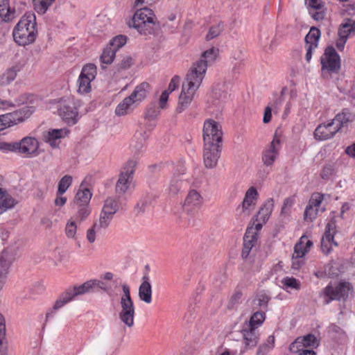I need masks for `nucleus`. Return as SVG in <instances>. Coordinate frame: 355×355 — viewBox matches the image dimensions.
<instances>
[{
  "instance_id": "nucleus-1",
  "label": "nucleus",
  "mask_w": 355,
  "mask_h": 355,
  "mask_svg": "<svg viewBox=\"0 0 355 355\" xmlns=\"http://www.w3.org/2000/svg\"><path fill=\"white\" fill-rule=\"evenodd\" d=\"M35 19L33 12H26L15 26L12 36L18 45L25 46L35 41L37 35Z\"/></svg>"
},
{
  "instance_id": "nucleus-2",
  "label": "nucleus",
  "mask_w": 355,
  "mask_h": 355,
  "mask_svg": "<svg viewBox=\"0 0 355 355\" xmlns=\"http://www.w3.org/2000/svg\"><path fill=\"white\" fill-rule=\"evenodd\" d=\"M149 87V84L146 82L137 85L132 94L116 106L115 114L121 116L130 114L146 98Z\"/></svg>"
},
{
  "instance_id": "nucleus-3",
  "label": "nucleus",
  "mask_w": 355,
  "mask_h": 355,
  "mask_svg": "<svg viewBox=\"0 0 355 355\" xmlns=\"http://www.w3.org/2000/svg\"><path fill=\"white\" fill-rule=\"evenodd\" d=\"M153 11L146 7L137 9L128 25L132 26L142 35H151L154 33L155 26H159L156 21Z\"/></svg>"
},
{
  "instance_id": "nucleus-4",
  "label": "nucleus",
  "mask_w": 355,
  "mask_h": 355,
  "mask_svg": "<svg viewBox=\"0 0 355 355\" xmlns=\"http://www.w3.org/2000/svg\"><path fill=\"white\" fill-rule=\"evenodd\" d=\"M194 73H187L184 82L182 84L181 94L179 96L178 105L176 111L182 112L191 103L196 91L202 84V73L193 76Z\"/></svg>"
},
{
  "instance_id": "nucleus-5",
  "label": "nucleus",
  "mask_w": 355,
  "mask_h": 355,
  "mask_svg": "<svg viewBox=\"0 0 355 355\" xmlns=\"http://www.w3.org/2000/svg\"><path fill=\"white\" fill-rule=\"evenodd\" d=\"M123 294L120 297L119 318L128 327H132L135 323V307L130 295V289L126 284L121 285Z\"/></svg>"
},
{
  "instance_id": "nucleus-6",
  "label": "nucleus",
  "mask_w": 355,
  "mask_h": 355,
  "mask_svg": "<svg viewBox=\"0 0 355 355\" xmlns=\"http://www.w3.org/2000/svg\"><path fill=\"white\" fill-rule=\"evenodd\" d=\"M80 101L73 96H64L58 102V112L62 120L68 125H75L78 119Z\"/></svg>"
},
{
  "instance_id": "nucleus-7",
  "label": "nucleus",
  "mask_w": 355,
  "mask_h": 355,
  "mask_svg": "<svg viewBox=\"0 0 355 355\" xmlns=\"http://www.w3.org/2000/svg\"><path fill=\"white\" fill-rule=\"evenodd\" d=\"M323 293L326 304L332 300H345L353 293V286L346 281L334 284L331 282L324 288Z\"/></svg>"
},
{
  "instance_id": "nucleus-8",
  "label": "nucleus",
  "mask_w": 355,
  "mask_h": 355,
  "mask_svg": "<svg viewBox=\"0 0 355 355\" xmlns=\"http://www.w3.org/2000/svg\"><path fill=\"white\" fill-rule=\"evenodd\" d=\"M204 144H223V131L221 125L213 120L207 119L203 125Z\"/></svg>"
},
{
  "instance_id": "nucleus-9",
  "label": "nucleus",
  "mask_w": 355,
  "mask_h": 355,
  "mask_svg": "<svg viewBox=\"0 0 355 355\" xmlns=\"http://www.w3.org/2000/svg\"><path fill=\"white\" fill-rule=\"evenodd\" d=\"M218 49L212 47L203 52L201 58L193 63L188 73H194L193 74L194 76L196 75L198 76V73H202V80L205 78L208 64L214 62L218 56Z\"/></svg>"
},
{
  "instance_id": "nucleus-10",
  "label": "nucleus",
  "mask_w": 355,
  "mask_h": 355,
  "mask_svg": "<svg viewBox=\"0 0 355 355\" xmlns=\"http://www.w3.org/2000/svg\"><path fill=\"white\" fill-rule=\"evenodd\" d=\"M136 164V161L129 160L121 172L115 187L116 192L119 195L124 194L129 189L133 178Z\"/></svg>"
},
{
  "instance_id": "nucleus-11",
  "label": "nucleus",
  "mask_w": 355,
  "mask_h": 355,
  "mask_svg": "<svg viewBox=\"0 0 355 355\" xmlns=\"http://www.w3.org/2000/svg\"><path fill=\"white\" fill-rule=\"evenodd\" d=\"M322 70L337 73L340 68V56L333 46H327L320 58Z\"/></svg>"
},
{
  "instance_id": "nucleus-12",
  "label": "nucleus",
  "mask_w": 355,
  "mask_h": 355,
  "mask_svg": "<svg viewBox=\"0 0 355 355\" xmlns=\"http://www.w3.org/2000/svg\"><path fill=\"white\" fill-rule=\"evenodd\" d=\"M96 75V67L94 64L85 65L78 79V92L81 94H87L91 90V82Z\"/></svg>"
},
{
  "instance_id": "nucleus-13",
  "label": "nucleus",
  "mask_w": 355,
  "mask_h": 355,
  "mask_svg": "<svg viewBox=\"0 0 355 355\" xmlns=\"http://www.w3.org/2000/svg\"><path fill=\"white\" fill-rule=\"evenodd\" d=\"M313 246V242L308 239V236L303 235L300 237L299 241L294 246V252L292 255V266L304 264L303 257Z\"/></svg>"
},
{
  "instance_id": "nucleus-14",
  "label": "nucleus",
  "mask_w": 355,
  "mask_h": 355,
  "mask_svg": "<svg viewBox=\"0 0 355 355\" xmlns=\"http://www.w3.org/2000/svg\"><path fill=\"white\" fill-rule=\"evenodd\" d=\"M38 148L39 143L34 137H26L20 141L15 142V152L23 154L27 157L37 155Z\"/></svg>"
},
{
  "instance_id": "nucleus-15",
  "label": "nucleus",
  "mask_w": 355,
  "mask_h": 355,
  "mask_svg": "<svg viewBox=\"0 0 355 355\" xmlns=\"http://www.w3.org/2000/svg\"><path fill=\"white\" fill-rule=\"evenodd\" d=\"M252 228H247L243 236V243L241 257L245 259L254 255L258 247V237Z\"/></svg>"
},
{
  "instance_id": "nucleus-16",
  "label": "nucleus",
  "mask_w": 355,
  "mask_h": 355,
  "mask_svg": "<svg viewBox=\"0 0 355 355\" xmlns=\"http://www.w3.org/2000/svg\"><path fill=\"white\" fill-rule=\"evenodd\" d=\"M223 144H204L203 160L207 168H214L217 166L220 157Z\"/></svg>"
},
{
  "instance_id": "nucleus-17",
  "label": "nucleus",
  "mask_w": 355,
  "mask_h": 355,
  "mask_svg": "<svg viewBox=\"0 0 355 355\" xmlns=\"http://www.w3.org/2000/svg\"><path fill=\"white\" fill-rule=\"evenodd\" d=\"M336 232V222L331 220L327 223L324 234L321 240V250L324 254H328L331 252L333 245H338V243L334 241Z\"/></svg>"
},
{
  "instance_id": "nucleus-18",
  "label": "nucleus",
  "mask_w": 355,
  "mask_h": 355,
  "mask_svg": "<svg viewBox=\"0 0 355 355\" xmlns=\"http://www.w3.org/2000/svg\"><path fill=\"white\" fill-rule=\"evenodd\" d=\"M280 139L275 135L269 146L262 153V162L267 166H272L279 156Z\"/></svg>"
},
{
  "instance_id": "nucleus-19",
  "label": "nucleus",
  "mask_w": 355,
  "mask_h": 355,
  "mask_svg": "<svg viewBox=\"0 0 355 355\" xmlns=\"http://www.w3.org/2000/svg\"><path fill=\"white\" fill-rule=\"evenodd\" d=\"M202 204V198L199 192L196 190H191L183 204V209L188 214L193 216L200 209Z\"/></svg>"
},
{
  "instance_id": "nucleus-20",
  "label": "nucleus",
  "mask_w": 355,
  "mask_h": 355,
  "mask_svg": "<svg viewBox=\"0 0 355 355\" xmlns=\"http://www.w3.org/2000/svg\"><path fill=\"white\" fill-rule=\"evenodd\" d=\"M35 107L27 105L12 112L5 114L4 118L7 119L10 126L22 123L28 119L35 112Z\"/></svg>"
},
{
  "instance_id": "nucleus-21",
  "label": "nucleus",
  "mask_w": 355,
  "mask_h": 355,
  "mask_svg": "<svg viewBox=\"0 0 355 355\" xmlns=\"http://www.w3.org/2000/svg\"><path fill=\"white\" fill-rule=\"evenodd\" d=\"M258 192L255 187H250L245 192V197L241 203V213L245 216H250L254 209L258 199Z\"/></svg>"
},
{
  "instance_id": "nucleus-22",
  "label": "nucleus",
  "mask_w": 355,
  "mask_h": 355,
  "mask_svg": "<svg viewBox=\"0 0 355 355\" xmlns=\"http://www.w3.org/2000/svg\"><path fill=\"white\" fill-rule=\"evenodd\" d=\"M339 131L332 121L319 125L314 131L315 138L324 141L332 138Z\"/></svg>"
},
{
  "instance_id": "nucleus-23",
  "label": "nucleus",
  "mask_w": 355,
  "mask_h": 355,
  "mask_svg": "<svg viewBox=\"0 0 355 355\" xmlns=\"http://www.w3.org/2000/svg\"><path fill=\"white\" fill-rule=\"evenodd\" d=\"M241 332L243 337L244 351L253 349L257 346L259 340V334L257 330L242 325Z\"/></svg>"
},
{
  "instance_id": "nucleus-24",
  "label": "nucleus",
  "mask_w": 355,
  "mask_h": 355,
  "mask_svg": "<svg viewBox=\"0 0 355 355\" xmlns=\"http://www.w3.org/2000/svg\"><path fill=\"white\" fill-rule=\"evenodd\" d=\"M73 300L71 293L67 289L65 292L62 293L58 299L55 301L53 309L48 311L46 314V322L51 318L53 317L55 312L63 307L68 302Z\"/></svg>"
},
{
  "instance_id": "nucleus-25",
  "label": "nucleus",
  "mask_w": 355,
  "mask_h": 355,
  "mask_svg": "<svg viewBox=\"0 0 355 355\" xmlns=\"http://www.w3.org/2000/svg\"><path fill=\"white\" fill-rule=\"evenodd\" d=\"M253 313L250 316L248 320H246L243 326L256 329L261 327L263 322L266 320V313L265 312L259 310L252 311Z\"/></svg>"
},
{
  "instance_id": "nucleus-26",
  "label": "nucleus",
  "mask_w": 355,
  "mask_h": 355,
  "mask_svg": "<svg viewBox=\"0 0 355 355\" xmlns=\"http://www.w3.org/2000/svg\"><path fill=\"white\" fill-rule=\"evenodd\" d=\"M274 208V200L272 198L268 199L260 207L257 214L255 216L256 221H262L266 223L269 219Z\"/></svg>"
},
{
  "instance_id": "nucleus-27",
  "label": "nucleus",
  "mask_w": 355,
  "mask_h": 355,
  "mask_svg": "<svg viewBox=\"0 0 355 355\" xmlns=\"http://www.w3.org/2000/svg\"><path fill=\"white\" fill-rule=\"evenodd\" d=\"M142 280V283L139 288V296L141 300L149 304L152 301V288L149 282L148 276L145 275Z\"/></svg>"
},
{
  "instance_id": "nucleus-28",
  "label": "nucleus",
  "mask_w": 355,
  "mask_h": 355,
  "mask_svg": "<svg viewBox=\"0 0 355 355\" xmlns=\"http://www.w3.org/2000/svg\"><path fill=\"white\" fill-rule=\"evenodd\" d=\"M16 17L15 9L11 8L9 0L0 1V18L2 21L9 22Z\"/></svg>"
},
{
  "instance_id": "nucleus-29",
  "label": "nucleus",
  "mask_w": 355,
  "mask_h": 355,
  "mask_svg": "<svg viewBox=\"0 0 355 355\" xmlns=\"http://www.w3.org/2000/svg\"><path fill=\"white\" fill-rule=\"evenodd\" d=\"M354 120V116L348 109H343L342 112L337 114L335 117L331 120L335 124V127L339 130L344 126H347V124Z\"/></svg>"
},
{
  "instance_id": "nucleus-30",
  "label": "nucleus",
  "mask_w": 355,
  "mask_h": 355,
  "mask_svg": "<svg viewBox=\"0 0 355 355\" xmlns=\"http://www.w3.org/2000/svg\"><path fill=\"white\" fill-rule=\"evenodd\" d=\"M270 300L268 294L265 291L258 293L255 297L250 302L252 311L266 309Z\"/></svg>"
},
{
  "instance_id": "nucleus-31",
  "label": "nucleus",
  "mask_w": 355,
  "mask_h": 355,
  "mask_svg": "<svg viewBox=\"0 0 355 355\" xmlns=\"http://www.w3.org/2000/svg\"><path fill=\"white\" fill-rule=\"evenodd\" d=\"M17 203V200L6 189L0 188V208L3 213L13 208Z\"/></svg>"
},
{
  "instance_id": "nucleus-32",
  "label": "nucleus",
  "mask_w": 355,
  "mask_h": 355,
  "mask_svg": "<svg viewBox=\"0 0 355 355\" xmlns=\"http://www.w3.org/2000/svg\"><path fill=\"white\" fill-rule=\"evenodd\" d=\"M92 196V193L91 191L87 188H83L82 184L80 189L77 191L75 196L73 200L74 205H89Z\"/></svg>"
},
{
  "instance_id": "nucleus-33",
  "label": "nucleus",
  "mask_w": 355,
  "mask_h": 355,
  "mask_svg": "<svg viewBox=\"0 0 355 355\" xmlns=\"http://www.w3.org/2000/svg\"><path fill=\"white\" fill-rule=\"evenodd\" d=\"M93 282L89 280L83 283V284L74 286L72 288H69V291L71 293L73 300L76 297L83 295L93 291Z\"/></svg>"
},
{
  "instance_id": "nucleus-34",
  "label": "nucleus",
  "mask_w": 355,
  "mask_h": 355,
  "mask_svg": "<svg viewBox=\"0 0 355 355\" xmlns=\"http://www.w3.org/2000/svg\"><path fill=\"white\" fill-rule=\"evenodd\" d=\"M64 132L66 133L63 129H53L47 132L44 136V140L49 143L51 146L56 148L58 146L59 142L58 141L64 137Z\"/></svg>"
},
{
  "instance_id": "nucleus-35",
  "label": "nucleus",
  "mask_w": 355,
  "mask_h": 355,
  "mask_svg": "<svg viewBox=\"0 0 355 355\" xmlns=\"http://www.w3.org/2000/svg\"><path fill=\"white\" fill-rule=\"evenodd\" d=\"M113 217L114 216L109 214V213L101 211L99 219L94 223V227L97 229V233H101L103 230H106L112 220Z\"/></svg>"
},
{
  "instance_id": "nucleus-36",
  "label": "nucleus",
  "mask_w": 355,
  "mask_h": 355,
  "mask_svg": "<svg viewBox=\"0 0 355 355\" xmlns=\"http://www.w3.org/2000/svg\"><path fill=\"white\" fill-rule=\"evenodd\" d=\"M300 340L303 342L304 346H306V348H315L319 345V340L313 334H309L304 336L298 337L294 340V344L293 345V349L294 350L296 348V345H299L298 343H300Z\"/></svg>"
},
{
  "instance_id": "nucleus-37",
  "label": "nucleus",
  "mask_w": 355,
  "mask_h": 355,
  "mask_svg": "<svg viewBox=\"0 0 355 355\" xmlns=\"http://www.w3.org/2000/svg\"><path fill=\"white\" fill-rule=\"evenodd\" d=\"M351 34H355V21L348 20L342 24L338 29V37L347 40Z\"/></svg>"
},
{
  "instance_id": "nucleus-38",
  "label": "nucleus",
  "mask_w": 355,
  "mask_h": 355,
  "mask_svg": "<svg viewBox=\"0 0 355 355\" xmlns=\"http://www.w3.org/2000/svg\"><path fill=\"white\" fill-rule=\"evenodd\" d=\"M320 37V31L316 27H311L309 32L305 37V42L307 45H312L317 47Z\"/></svg>"
},
{
  "instance_id": "nucleus-39",
  "label": "nucleus",
  "mask_w": 355,
  "mask_h": 355,
  "mask_svg": "<svg viewBox=\"0 0 355 355\" xmlns=\"http://www.w3.org/2000/svg\"><path fill=\"white\" fill-rule=\"evenodd\" d=\"M77 211L74 216L75 220L83 222L85 220L87 217L90 215L92 209L89 205H74Z\"/></svg>"
},
{
  "instance_id": "nucleus-40",
  "label": "nucleus",
  "mask_w": 355,
  "mask_h": 355,
  "mask_svg": "<svg viewBox=\"0 0 355 355\" xmlns=\"http://www.w3.org/2000/svg\"><path fill=\"white\" fill-rule=\"evenodd\" d=\"M322 270L315 272L318 278H331L334 279L340 275V271L339 268H322Z\"/></svg>"
},
{
  "instance_id": "nucleus-41",
  "label": "nucleus",
  "mask_w": 355,
  "mask_h": 355,
  "mask_svg": "<svg viewBox=\"0 0 355 355\" xmlns=\"http://www.w3.org/2000/svg\"><path fill=\"white\" fill-rule=\"evenodd\" d=\"M15 259V253L13 251L4 250L0 255V266H10Z\"/></svg>"
},
{
  "instance_id": "nucleus-42",
  "label": "nucleus",
  "mask_w": 355,
  "mask_h": 355,
  "mask_svg": "<svg viewBox=\"0 0 355 355\" xmlns=\"http://www.w3.org/2000/svg\"><path fill=\"white\" fill-rule=\"evenodd\" d=\"M281 282L283 289L287 292H290L291 290L298 291L300 288V282L294 277H284Z\"/></svg>"
},
{
  "instance_id": "nucleus-43",
  "label": "nucleus",
  "mask_w": 355,
  "mask_h": 355,
  "mask_svg": "<svg viewBox=\"0 0 355 355\" xmlns=\"http://www.w3.org/2000/svg\"><path fill=\"white\" fill-rule=\"evenodd\" d=\"M55 0H33L34 10L40 15L44 14Z\"/></svg>"
},
{
  "instance_id": "nucleus-44",
  "label": "nucleus",
  "mask_w": 355,
  "mask_h": 355,
  "mask_svg": "<svg viewBox=\"0 0 355 355\" xmlns=\"http://www.w3.org/2000/svg\"><path fill=\"white\" fill-rule=\"evenodd\" d=\"M119 210V205L116 200L113 198H107L104 202L103 207L101 211L109 213V214L114 216Z\"/></svg>"
},
{
  "instance_id": "nucleus-45",
  "label": "nucleus",
  "mask_w": 355,
  "mask_h": 355,
  "mask_svg": "<svg viewBox=\"0 0 355 355\" xmlns=\"http://www.w3.org/2000/svg\"><path fill=\"white\" fill-rule=\"evenodd\" d=\"M224 30V24L222 21L216 25L211 26L205 37L207 41H209L217 37Z\"/></svg>"
},
{
  "instance_id": "nucleus-46",
  "label": "nucleus",
  "mask_w": 355,
  "mask_h": 355,
  "mask_svg": "<svg viewBox=\"0 0 355 355\" xmlns=\"http://www.w3.org/2000/svg\"><path fill=\"white\" fill-rule=\"evenodd\" d=\"M115 55L116 52L114 50L107 45V46L103 51V53L100 57V60L102 63L110 64L113 62L115 58Z\"/></svg>"
},
{
  "instance_id": "nucleus-47",
  "label": "nucleus",
  "mask_w": 355,
  "mask_h": 355,
  "mask_svg": "<svg viewBox=\"0 0 355 355\" xmlns=\"http://www.w3.org/2000/svg\"><path fill=\"white\" fill-rule=\"evenodd\" d=\"M73 178L69 175H66L63 176L58 182V195H62L64 193L68 188L71 186L72 183Z\"/></svg>"
},
{
  "instance_id": "nucleus-48",
  "label": "nucleus",
  "mask_w": 355,
  "mask_h": 355,
  "mask_svg": "<svg viewBox=\"0 0 355 355\" xmlns=\"http://www.w3.org/2000/svg\"><path fill=\"white\" fill-rule=\"evenodd\" d=\"M19 71V68L17 66H15L8 69L2 76V84H9L13 81L15 79Z\"/></svg>"
},
{
  "instance_id": "nucleus-49",
  "label": "nucleus",
  "mask_w": 355,
  "mask_h": 355,
  "mask_svg": "<svg viewBox=\"0 0 355 355\" xmlns=\"http://www.w3.org/2000/svg\"><path fill=\"white\" fill-rule=\"evenodd\" d=\"M35 96L31 94L23 93L18 95L13 101L14 107L24 104L33 103Z\"/></svg>"
},
{
  "instance_id": "nucleus-50",
  "label": "nucleus",
  "mask_w": 355,
  "mask_h": 355,
  "mask_svg": "<svg viewBox=\"0 0 355 355\" xmlns=\"http://www.w3.org/2000/svg\"><path fill=\"white\" fill-rule=\"evenodd\" d=\"M127 42V37L125 35H119L114 37L107 44L110 46L115 52H116L120 48L123 46Z\"/></svg>"
},
{
  "instance_id": "nucleus-51",
  "label": "nucleus",
  "mask_w": 355,
  "mask_h": 355,
  "mask_svg": "<svg viewBox=\"0 0 355 355\" xmlns=\"http://www.w3.org/2000/svg\"><path fill=\"white\" fill-rule=\"evenodd\" d=\"M275 337L269 336L266 342L261 345L258 348V354H265L271 350L275 346Z\"/></svg>"
},
{
  "instance_id": "nucleus-52",
  "label": "nucleus",
  "mask_w": 355,
  "mask_h": 355,
  "mask_svg": "<svg viewBox=\"0 0 355 355\" xmlns=\"http://www.w3.org/2000/svg\"><path fill=\"white\" fill-rule=\"evenodd\" d=\"M182 180L175 174L171 178L168 187L169 192L173 195H175L182 188Z\"/></svg>"
},
{
  "instance_id": "nucleus-53",
  "label": "nucleus",
  "mask_w": 355,
  "mask_h": 355,
  "mask_svg": "<svg viewBox=\"0 0 355 355\" xmlns=\"http://www.w3.org/2000/svg\"><path fill=\"white\" fill-rule=\"evenodd\" d=\"M335 172V164L333 162H328L324 164L320 172V178L323 180H328Z\"/></svg>"
},
{
  "instance_id": "nucleus-54",
  "label": "nucleus",
  "mask_w": 355,
  "mask_h": 355,
  "mask_svg": "<svg viewBox=\"0 0 355 355\" xmlns=\"http://www.w3.org/2000/svg\"><path fill=\"white\" fill-rule=\"evenodd\" d=\"M77 232V225L76 222L70 219L65 227V234L68 238L74 239Z\"/></svg>"
},
{
  "instance_id": "nucleus-55",
  "label": "nucleus",
  "mask_w": 355,
  "mask_h": 355,
  "mask_svg": "<svg viewBox=\"0 0 355 355\" xmlns=\"http://www.w3.org/2000/svg\"><path fill=\"white\" fill-rule=\"evenodd\" d=\"M284 92H281V94H274L272 102L270 103V106L273 107L275 110H279L284 102Z\"/></svg>"
},
{
  "instance_id": "nucleus-56",
  "label": "nucleus",
  "mask_w": 355,
  "mask_h": 355,
  "mask_svg": "<svg viewBox=\"0 0 355 355\" xmlns=\"http://www.w3.org/2000/svg\"><path fill=\"white\" fill-rule=\"evenodd\" d=\"M317 211L318 209L313 208L312 205H307L304 214V219L310 220L311 221H312L313 219L315 218Z\"/></svg>"
},
{
  "instance_id": "nucleus-57",
  "label": "nucleus",
  "mask_w": 355,
  "mask_h": 355,
  "mask_svg": "<svg viewBox=\"0 0 355 355\" xmlns=\"http://www.w3.org/2000/svg\"><path fill=\"white\" fill-rule=\"evenodd\" d=\"M308 1L309 10H322L324 8V3L322 0H306Z\"/></svg>"
},
{
  "instance_id": "nucleus-58",
  "label": "nucleus",
  "mask_w": 355,
  "mask_h": 355,
  "mask_svg": "<svg viewBox=\"0 0 355 355\" xmlns=\"http://www.w3.org/2000/svg\"><path fill=\"white\" fill-rule=\"evenodd\" d=\"M133 64V59L130 55H126L123 58L120 64L119 68L121 69H126L130 68Z\"/></svg>"
},
{
  "instance_id": "nucleus-59",
  "label": "nucleus",
  "mask_w": 355,
  "mask_h": 355,
  "mask_svg": "<svg viewBox=\"0 0 355 355\" xmlns=\"http://www.w3.org/2000/svg\"><path fill=\"white\" fill-rule=\"evenodd\" d=\"M312 18L316 21L322 20L325 16L324 8L322 10H309Z\"/></svg>"
},
{
  "instance_id": "nucleus-60",
  "label": "nucleus",
  "mask_w": 355,
  "mask_h": 355,
  "mask_svg": "<svg viewBox=\"0 0 355 355\" xmlns=\"http://www.w3.org/2000/svg\"><path fill=\"white\" fill-rule=\"evenodd\" d=\"M96 232L97 229L94 227V224H93L92 227L87 231L86 238L89 243H93L95 241Z\"/></svg>"
},
{
  "instance_id": "nucleus-61",
  "label": "nucleus",
  "mask_w": 355,
  "mask_h": 355,
  "mask_svg": "<svg viewBox=\"0 0 355 355\" xmlns=\"http://www.w3.org/2000/svg\"><path fill=\"white\" fill-rule=\"evenodd\" d=\"M0 150L4 151V152H6V151L15 152V142H14V143L0 142Z\"/></svg>"
},
{
  "instance_id": "nucleus-62",
  "label": "nucleus",
  "mask_w": 355,
  "mask_h": 355,
  "mask_svg": "<svg viewBox=\"0 0 355 355\" xmlns=\"http://www.w3.org/2000/svg\"><path fill=\"white\" fill-rule=\"evenodd\" d=\"M329 331L334 336L338 335L339 337L345 336V332L343 329L335 324H331L329 327Z\"/></svg>"
},
{
  "instance_id": "nucleus-63",
  "label": "nucleus",
  "mask_w": 355,
  "mask_h": 355,
  "mask_svg": "<svg viewBox=\"0 0 355 355\" xmlns=\"http://www.w3.org/2000/svg\"><path fill=\"white\" fill-rule=\"evenodd\" d=\"M213 97L223 102L227 98V93L225 92H221L219 89H215L213 91Z\"/></svg>"
},
{
  "instance_id": "nucleus-64",
  "label": "nucleus",
  "mask_w": 355,
  "mask_h": 355,
  "mask_svg": "<svg viewBox=\"0 0 355 355\" xmlns=\"http://www.w3.org/2000/svg\"><path fill=\"white\" fill-rule=\"evenodd\" d=\"M179 83L180 77L178 76H173L168 85V88L167 89L168 92L171 93L172 92H173L178 87Z\"/></svg>"
}]
</instances>
